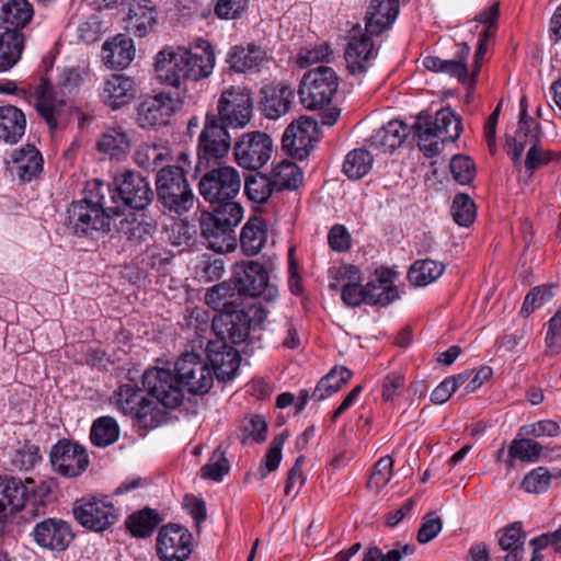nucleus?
I'll return each mask as SVG.
<instances>
[{
  "label": "nucleus",
  "mask_w": 561,
  "mask_h": 561,
  "mask_svg": "<svg viewBox=\"0 0 561 561\" xmlns=\"http://www.w3.org/2000/svg\"><path fill=\"white\" fill-rule=\"evenodd\" d=\"M230 68L240 73L259 72L267 62L264 49L254 44L233 46L227 57Z\"/></svg>",
  "instance_id": "nucleus-28"
},
{
  "label": "nucleus",
  "mask_w": 561,
  "mask_h": 561,
  "mask_svg": "<svg viewBox=\"0 0 561 561\" xmlns=\"http://www.w3.org/2000/svg\"><path fill=\"white\" fill-rule=\"evenodd\" d=\"M102 60L111 68H126L135 57L133 39L119 34L102 47Z\"/></svg>",
  "instance_id": "nucleus-32"
},
{
  "label": "nucleus",
  "mask_w": 561,
  "mask_h": 561,
  "mask_svg": "<svg viewBox=\"0 0 561 561\" xmlns=\"http://www.w3.org/2000/svg\"><path fill=\"white\" fill-rule=\"evenodd\" d=\"M128 20V28L135 36H146L157 23L156 5L150 0H137L130 5Z\"/></svg>",
  "instance_id": "nucleus-36"
},
{
  "label": "nucleus",
  "mask_w": 561,
  "mask_h": 561,
  "mask_svg": "<svg viewBox=\"0 0 561 561\" xmlns=\"http://www.w3.org/2000/svg\"><path fill=\"white\" fill-rule=\"evenodd\" d=\"M167 410L154 398L146 397L133 416L139 427L156 428L167 421Z\"/></svg>",
  "instance_id": "nucleus-47"
},
{
  "label": "nucleus",
  "mask_w": 561,
  "mask_h": 561,
  "mask_svg": "<svg viewBox=\"0 0 561 561\" xmlns=\"http://www.w3.org/2000/svg\"><path fill=\"white\" fill-rule=\"evenodd\" d=\"M524 103L525 99L520 101V117L516 135L506 142L507 153L516 165L520 164V158L525 149L538 145L540 140V126L527 114Z\"/></svg>",
  "instance_id": "nucleus-21"
},
{
  "label": "nucleus",
  "mask_w": 561,
  "mask_h": 561,
  "mask_svg": "<svg viewBox=\"0 0 561 561\" xmlns=\"http://www.w3.org/2000/svg\"><path fill=\"white\" fill-rule=\"evenodd\" d=\"M266 242V225L260 218H251L244 225L240 236L242 251L249 255H256Z\"/></svg>",
  "instance_id": "nucleus-43"
},
{
  "label": "nucleus",
  "mask_w": 561,
  "mask_h": 561,
  "mask_svg": "<svg viewBox=\"0 0 561 561\" xmlns=\"http://www.w3.org/2000/svg\"><path fill=\"white\" fill-rule=\"evenodd\" d=\"M274 190L270 176L255 174L245 179V194L254 203L266 202Z\"/></svg>",
  "instance_id": "nucleus-57"
},
{
  "label": "nucleus",
  "mask_w": 561,
  "mask_h": 561,
  "mask_svg": "<svg viewBox=\"0 0 561 561\" xmlns=\"http://www.w3.org/2000/svg\"><path fill=\"white\" fill-rule=\"evenodd\" d=\"M229 471V463L222 453H218V449L214 453L209 461L202 468V476L205 479L219 482L222 477Z\"/></svg>",
  "instance_id": "nucleus-63"
},
{
  "label": "nucleus",
  "mask_w": 561,
  "mask_h": 561,
  "mask_svg": "<svg viewBox=\"0 0 561 561\" xmlns=\"http://www.w3.org/2000/svg\"><path fill=\"white\" fill-rule=\"evenodd\" d=\"M374 159L369 151L355 149L347 153L343 163V172L351 180L364 178L371 169Z\"/></svg>",
  "instance_id": "nucleus-51"
},
{
  "label": "nucleus",
  "mask_w": 561,
  "mask_h": 561,
  "mask_svg": "<svg viewBox=\"0 0 561 561\" xmlns=\"http://www.w3.org/2000/svg\"><path fill=\"white\" fill-rule=\"evenodd\" d=\"M174 370L182 389L193 394H204L213 387V370L208 363L194 352L182 354L175 362Z\"/></svg>",
  "instance_id": "nucleus-14"
},
{
  "label": "nucleus",
  "mask_w": 561,
  "mask_h": 561,
  "mask_svg": "<svg viewBox=\"0 0 561 561\" xmlns=\"http://www.w3.org/2000/svg\"><path fill=\"white\" fill-rule=\"evenodd\" d=\"M423 119L431 125L436 137H438L442 142L455 141L460 136V118L449 107L439 110L434 119L428 115L423 116Z\"/></svg>",
  "instance_id": "nucleus-38"
},
{
  "label": "nucleus",
  "mask_w": 561,
  "mask_h": 561,
  "mask_svg": "<svg viewBox=\"0 0 561 561\" xmlns=\"http://www.w3.org/2000/svg\"><path fill=\"white\" fill-rule=\"evenodd\" d=\"M72 514L82 527L102 533L118 520L119 511L112 503L110 496L88 494L73 503Z\"/></svg>",
  "instance_id": "nucleus-9"
},
{
  "label": "nucleus",
  "mask_w": 561,
  "mask_h": 561,
  "mask_svg": "<svg viewBox=\"0 0 561 561\" xmlns=\"http://www.w3.org/2000/svg\"><path fill=\"white\" fill-rule=\"evenodd\" d=\"M158 202L169 211L182 215L194 205V194L181 168H161L157 172Z\"/></svg>",
  "instance_id": "nucleus-5"
},
{
  "label": "nucleus",
  "mask_w": 561,
  "mask_h": 561,
  "mask_svg": "<svg viewBox=\"0 0 561 561\" xmlns=\"http://www.w3.org/2000/svg\"><path fill=\"white\" fill-rule=\"evenodd\" d=\"M339 80L335 71L325 66L307 71L300 81L298 95L300 103L308 110L328 105L337 91Z\"/></svg>",
  "instance_id": "nucleus-10"
},
{
  "label": "nucleus",
  "mask_w": 561,
  "mask_h": 561,
  "mask_svg": "<svg viewBox=\"0 0 561 561\" xmlns=\"http://www.w3.org/2000/svg\"><path fill=\"white\" fill-rule=\"evenodd\" d=\"M134 160L141 169L159 171L171 160V150L162 144L145 142L136 149Z\"/></svg>",
  "instance_id": "nucleus-37"
},
{
  "label": "nucleus",
  "mask_w": 561,
  "mask_h": 561,
  "mask_svg": "<svg viewBox=\"0 0 561 561\" xmlns=\"http://www.w3.org/2000/svg\"><path fill=\"white\" fill-rule=\"evenodd\" d=\"M115 203L111 184L99 180L88 182L84 197L67 209L69 228L78 237L104 236L111 230L112 219L119 216V206Z\"/></svg>",
  "instance_id": "nucleus-1"
},
{
  "label": "nucleus",
  "mask_w": 561,
  "mask_h": 561,
  "mask_svg": "<svg viewBox=\"0 0 561 561\" xmlns=\"http://www.w3.org/2000/svg\"><path fill=\"white\" fill-rule=\"evenodd\" d=\"M272 139L262 131H251L242 135L233 148L234 160L243 169L257 170L271 158Z\"/></svg>",
  "instance_id": "nucleus-16"
},
{
  "label": "nucleus",
  "mask_w": 561,
  "mask_h": 561,
  "mask_svg": "<svg viewBox=\"0 0 561 561\" xmlns=\"http://www.w3.org/2000/svg\"><path fill=\"white\" fill-rule=\"evenodd\" d=\"M317 134V121L302 116L285 129L282 138L283 149L291 157L304 160L313 149Z\"/></svg>",
  "instance_id": "nucleus-17"
},
{
  "label": "nucleus",
  "mask_w": 561,
  "mask_h": 561,
  "mask_svg": "<svg viewBox=\"0 0 561 561\" xmlns=\"http://www.w3.org/2000/svg\"><path fill=\"white\" fill-rule=\"evenodd\" d=\"M374 44L369 36H354L350 39L344 58L346 68L352 75H362L368 69L374 58Z\"/></svg>",
  "instance_id": "nucleus-30"
},
{
  "label": "nucleus",
  "mask_w": 561,
  "mask_h": 561,
  "mask_svg": "<svg viewBox=\"0 0 561 561\" xmlns=\"http://www.w3.org/2000/svg\"><path fill=\"white\" fill-rule=\"evenodd\" d=\"M24 48V35L16 30H5L0 34V72L10 70L18 64Z\"/></svg>",
  "instance_id": "nucleus-41"
},
{
  "label": "nucleus",
  "mask_w": 561,
  "mask_h": 561,
  "mask_svg": "<svg viewBox=\"0 0 561 561\" xmlns=\"http://www.w3.org/2000/svg\"><path fill=\"white\" fill-rule=\"evenodd\" d=\"M399 13V0H371L367 10L366 32L379 35L390 27Z\"/></svg>",
  "instance_id": "nucleus-31"
},
{
  "label": "nucleus",
  "mask_w": 561,
  "mask_h": 561,
  "mask_svg": "<svg viewBox=\"0 0 561 561\" xmlns=\"http://www.w3.org/2000/svg\"><path fill=\"white\" fill-rule=\"evenodd\" d=\"M469 54L470 47L466 43L459 45L456 57L446 59L443 72L456 77L462 83L467 82L469 79V70L466 61Z\"/></svg>",
  "instance_id": "nucleus-59"
},
{
  "label": "nucleus",
  "mask_w": 561,
  "mask_h": 561,
  "mask_svg": "<svg viewBox=\"0 0 561 561\" xmlns=\"http://www.w3.org/2000/svg\"><path fill=\"white\" fill-rule=\"evenodd\" d=\"M352 378V371L346 367H334L323 378L320 379L314 388L311 399L322 401L337 392Z\"/></svg>",
  "instance_id": "nucleus-45"
},
{
  "label": "nucleus",
  "mask_w": 561,
  "mask_h": 561,
  "mask_svg": "<svg viewBox=\"0 0 561 561\" xmlns=\"http://www.w3.org/2000/svg\"><path fill=\"white\" fill-rule=\"evenodd\" d=\"M554 284H543L534 287L525 297L520 313L524 317H529L535 310L541 308L549 302L554 296Z\"/></svg>",
  "instance_id": "nucleus-55"
},
{
  "label": "nucleus",
  "mask_w": 561,
  "mask_h": 561,
  "mask_svg": "<svg viewBox=\"0 0 561 561\" xmlns=\"http://www.w3.org/2000/svg\"><path fill=\"white\" fill-rule=\"evenodd\" d=\"M142 385L148 396L165 409H176L184 400V391L176 374L169 368H148L142 375Z\"/></svg>",
  "instance_id": "nucleus-13"
},
{
  "label": "nucleus",
  "mask_w": 561,
  "mask_h": 561,
  "mask_svg": "<svg viewBox=\"0 0 561 561\" xmlns=\"http://www.w3.org/2000/svg\"><path fill=\"white\" fill-rule=\"evenodd\" d=\"M113 194L116 195L115 205L119 206L122 215L126 206L134 209H145L154 197V193L148 180L139 173L130 170L117 174L114 178Z\"/></svg>",
  "instance_id": "nucleus-12"
},
{
  "label": "nucleus",
  "mask_w": 561,
  "mask_h": 561,
  "mask_svg": "<svg viewBox=\"0 0 561 561\" xmlns=\"http://www.w3.org/2000/svg\"><path fill=\"white\" fill-rule=\"evenodd\" d=\"M157 548L163 561H185L192 553V535L176 524L163 526L158 534Z\"/></svg>",
  "instance_id": "nucleus-20"
},
{
  "label": "nucleus",
  "mask_w": 561,
  "mask_h": 561,
  "mask_svg": "<svg viewBox=\"0 0 561 561\" xmlns=\"http://www.w3.org/2000/svg\"><path fill=\"white\" fill-rule=\"evenodd\" d=\"M552 474L545 467H537L529 471L522 481L523 489L528 493L539 494L550 485Z\"/></svg>",
  "instance_id": "nucleus-61"
},
{
  "label": "nucleus",
  "mask_w": 561,
  "mask_h": 561,
  "mask_svg": "<svg viewBox=\"0 0 561 561\" xmlns=\"http://www.w3.org/2000/svg\"><path fill=\"white\" fill-rule=\"evenodd\" d=\"M34 15V9L27 0H10L1 8L0 19L5 30L25 27Z\"/></svg>",
  "instance_id": "nucleus-42"
},
{
  "label": "nucleus",
  "mask_w": 561,
  "mask_h": 561,
  "mask_svg": "<svg viewBox=\"0 0 561 561\" xmlns=\"http://www.w3.org/2000/svg\"><path fill=\"white\" fill-rule=\"evenodd\" d=\"M408 131L407 124L399 119H392L375 131L369 145L381 152H391L402 145Z\"/></svg>",
  "instance_id": "nucleus-34"
},
{
  "label": "nucleus",
  "mask_w": 561,
  "mask_h": 561,
  "mask_svg": "<svg viewBox=\"0 0 561 561\" xmlns=\"http://www.w3.org/2000/svg\"><path fill=\"white\" fill-rule=\"evenodd\" d=\"M242 218L243 208L239 203H229L214 207L213 213H203L199 228L207 248L218 253L233 251L237 245L234 228Z\"/></svg>",
  "instance_id": "nucleus-4"
},
{
  "label": "nucleus",
  "mask_w": 561,
  "mask_h": 561,
  "mask_svg": "<svg viewBox=\"0 0 561 561\" xmlns=\"http://www.w3.org/2000/svg\"><path fill=\"white\" fill-rule=\"evenodd\" d=\"M445 271V265L431 259L419 260L408 272V279L414 286H426L438 279Z\"/></svg>",
  "instance_id": "nucleus-48"
},
{
  "label": "nucleus",
  "mask_w": 561,
  "mask_h": 561,
  "mask_svg": "<svg viewBox=\"0 0 561 561\" xmlns=\"http://www.w3.org/2000/svg\"><path fill=\"white\" fill-rule=\"evenodd\" d=\"M271 181L275 191L296 190L302 182V172L291 161H282L271 172Z\"/></svg>",
  "instance_id": "nucleus-46"
},
{
  "label": "nucleus",
  "mask_w": 561,
  "mask_h": 561,
  "mask_svg": "<svg viewBox=\"0 0 561 561\" xmlns=\"http://www.w3.org/2000/svg\"><path fill=\"white\" fill-rule=\"evenodd\" d=\"M449 167L453 178L459 184H469L476 176L474 163L469 157L461 154L455 156L451 159Z\"/></svg>",
  "instance_id": "nucleus-62"
},
{
  "label": "nucleus",
  "mask_w": 561,
  "mask_h": 561,
  "mask_svg": "<svg viewBox=\"0 0 561 561\" xmlns=\"http://www.w3.org/2000/svg\"><path fill=\"white\" fill-rule=\"evenodd\" d=\"M49 457L54 469L68 478L80 476L89 465L85 448L68 440H59L54 445Z\"/></svg>",
  "instance_id": "nucleus-18"
},
{
  "label": "nucleus",
  "mask_w": 561,
  "mask_h": 561,
  "mask_svg": "<svg viewBox=\"0 0 561 561\" xmlns=\"http://www.w3.org/2000/svg\"><path fill=\"white\" fill-rule=\"evenodd\" d=\"M417 135V145L420 149L427 157H433L440 151L442 142L436 134L433 131L431 125L423 119V116H419L414 125Z\"/></svg>",
  "instance_id": "nucleus-56"
},
{
  "label": "nucleus",
  "mask_w": 561,
  "mask_h": 561,
  "mask_svg": "<svg viewBox=\"0 0 561 561\" xmlns=\"http://www.w3.org/2000/svg\"><path fill=\"white\" fill-rule=\"evenodd\" d=\"M30 483H34V481L27 479L26 483H23L21 479L13 477L0 480L1 517L10 518L25 506L30 494V489L27 486Z\"/></svg>",
  "instance_id": "nucleus-23"
},
{
  "label": "nucleus",
  "mask_w": 561,
  "mask_h": 561,
  "mask_svg": "<svg viewBox=\"0 0 561 561\" xmlns=\"http://www.w3.org/2000/svg\"><path fill=\"white\" fill-rule=\"evenodd\" d=\"M26 118L24 113L13 106L0 107V138L7 142H18L25 133Z\"/></svg>",
  "instance_id": "nucleus-39"
},
{
  "label": "nucleus",
  "mask_w": 561,
  "mask_h": 561,
  "mask_svg": "<svg viewBox=\"0 0 561 561\" xmlns=\"http://www.w3.org/2000/svg\"><path fill=\"white\" fill-rule=\"evenodd\" d=\"M130 137L122 127L115 126L106 128L100 136L96 147L111 158L121 159L130 149Z\"/></svg>",
  "instance_id": "nucleus-40"
},
{
  "label": "nucleus",
  "mask_w": 561,
  "mask_h": 561,
  "mask_svg": "<svg viewBox=\"0 0 561 561\" xmlns=\"http://www.w3.org/2000/svg\"><path fill=\"white\" fill-rule=\"evenodd\" d=\"M199 48L202 49L199 53L181 48V57L184 61L182 75L185 76L186 82L205 79L214 70L215 55L210 44L204 41Z\"/></svg>",
  "instance_id": "nucleus-24"
},
{
  "label": "nucleus",
  "mask_w": 561,
  "mask_h": 561,
  "mask_svg": "<svg viewBox=\"0 0 561 561\" xmlns=\"http://www.w3.org/2000/svg\"><path fill=\"white\" fill-rule=\"evenodd\" d=\"M145 399L144 391L133 383H124L115 392V404L125 415L133 416Z\"/></svg>",
  "instance_id": "nucleus-52"
},
{
  "label": "nucleus",
  "mask_w": 561,
  "mask_h": 561,
  "mask_svg": "<svg viewBox=\"0 0 561 561\" xmlns=\"http://www.w3.org/2000/svg\"><path fill=\"white\" fill-rule=\"evenodd\" d=\"M295 92L285 84L267 85L261 90L259 102L263 115L270 119H278L287 114L294 103Z\"/></svg>",
  "instance_id": "nucleus-22"
},
{
  "label": "nucleus",
  "mask_w": 561,
  "mask_h": 561,
  "mask_svg": "<svg viewBox=\"0 0 561 561\" xmlns=\"http://www.w3.org/2000/svg\"><path fill=\"white\" fill-rule=\"evenodd\" d=\"M231 283L240 297H262L266 301H274L278 297L277 285L271 279L265 266L256 261L237 263Z\"/></svg>",
  "instance_id": "nucleus-7"
},
{
  "label": "nucleus",
  "mask_w": 561,
  "mask_h": 561,
  "mask_svg": "<svg viewBox=\"0 0 561 561\" xmlns=\"http://www.w3.org/2000/svg\"><path fill=\"white\" fill-rule=\"evenodd\" d=\"M119 437L117 422L111 416H102L94 421L90 438L98 447H106L114 444Z\"/></svg>",
  "instance_id": "nucleus-50"
},
{
  "label": "nucleus",
  "mask_w": 561,
  "mask_h": 561,
  "mask_svg": "<svg viewBox=\"0 0 561 561\" xmlns=\"http://www.w3.org/2000/svg\"><path fill=\"white\" fill-rule=\"evenodd\" d=\"M252 322L253 317L243 311H226L214 317L211 329L217 339L209 341L206 346L213 377L216 376L224 381L234 377L240 366V355L237 350L227 344V340L232 344L245 342Z\"/></svg>",
  "instance_id": "nucleus-2"
},
{
  "label": "nucleus",
  "mask_w": 561,
  "mask_h": 561,
  "mask_svg": "<svg viewBox=\"0 0 561 561\" xmlns=\"http://www.w3.org/2000/svg\"><path fill=\"white\" fill-rule=\"evenodd\" d=\"M451 214L454 220L462 227L471 225L476 218L473 201L467 194H457L454 197Z\"/></svg>",
  "instance_id": "nucleus-58"
},
{
  "label": "nucleus",
  "mask_w": 561,
  "mask_h": 561,
  "mask_svg": "<svg viewBox=\"0 0 561 561\" xmlns=\"http://www.w3.org/2000/svg\"><path fill=\"white\" fill-rule=\"evenodd\" d=\"M525 537L520 522H514L503 529L499 545L502 550L506 551L504 561H520L523 559Z\"/></svg>",
  "instance_id": "nucleus-44"
},
{
  "label": "nucleus",
  "mask_w": 561,
  "mask_h": 561,
  "mask_svg": "<svg viewBox=\"0 0 561 561\" xmlns=\"http://www.w3.org/2000/svg\"><path fill=\"white\" fill-rule=\"evenodd\" d=\"M393 459L390 456L381 457L375 465L374 471L367 482L368 489L379 492L392 478Z\"/></svg>",
  "instance_id": "nucleus-60"
},
{
  "label": "nucleus",
  "mask_w": 561,
  "mask_h": 561,
  "mask_svg": "<svg viewBox=\"0 0 561 561\" xmlns=\"http://www.w3.org/2000/svg\"><path fill=\"white\" fill-rule=\"evenodd\" d=\"M160 523L159 515L150 508H144L128 516L126 526L134 537L147 538Z\"/></svg>",
  "instance_id": "nucleus-49"
},
{
  "label": "nucleus",
  "mask_w": 561,
  "mask_h": 561,
  "mask_svg": "<svg viewBox=\"0 0 561 561\" xmlns=\"http://www.w3.org/2000/svg\"><path fill=\"white\" fill-rule=\"evenodd\" d=\"M231 138L227 127L214 114H207L198 137L196 170L219 165L228 156Z\"/></svg>",
  "instance_id": "nucleus-6"
},
{
  "label": "nucleus",
  "mask_w": 561,
  "mask_h": 561,
  "mask_svg": "<svg viewBox=\"0 0 561 561\" xmlns=\"http://www.w3.org/2000/svg\"><path fill=\"white\" fill-rule=\"evenodd\" d=\"M10 169L21 181L30 182L43 171L42 154L33 145L14 149Z\"/></svg>",
  "instance_id": "nucleus-29"
},
{
  "label": "nucleus",
  "mask_w": 561,
  "mask_h": 561,
  "mask_svg": "<svg viewBox=\"0 0 561 561\" xmlns=\"http://www.w3.org/2000/svg\"><path fill=\"white\" fill-rule=\"evenodd\" d=\"M136 93V84L131 78L113 75L104 81L101 100L112 110H118L134 100Z\"/></svg>",
  "instance_id": "nucleus-27"
},
{
  "label": "nucleus",
  "mask_w": 561,
  "mask_h": 561,
  "mask_svg": "<svg viewBox=\"0 0 561 561\" xmlns=\"http://www.w3.org/2000/svg\"><path fill=\"white\" fill-rule=\"evenodd\" d=\"M252 110L251 90L241 85H231L221 93L216 116L226 127L243 128L252 118Z\"/></svg>",
  "instance_id": "nucleus-11"
},
{
  "label": "nucleus",
  "mask_w": 561,
  "mask_h": 561,
  "mask_svg": "<svg viewBox=\"0 0 561 561\" xmlns=\"http://www.w3.org/2000/svg\"><path fill=\"white\" fill-rule=\"evenodd\" d=\"M199 194L214 207L237 203L241 188V176L231 165H218L205 173L198 184Z\"/></svg>",
  "instance_id": "nucleus-8"
},
{
  "label": "nucleus",
  "mask_w": 561,
  "mask_h": 561,
  "mask_svg": "<svg viewBox=\"0 0 561 561\" xmlns=\"http://www.w3.org/2000/svg\"><path fill=\"white\" fill-rule=\"evenodd\" d=\"M542 453V446L529 438H515L508 448V468L513 467V461L518 459L525 462L536 461Z\"/></svg>",
  "instance_id": "nucleus-53"
},
{
  "label": "nucleus",
  "mask_w": 561,
  "mask_h": 561,
  "mask_svg": "<svg viewBox=\"0 0 561 561\" xmlns=\"http://www.w3.org/2000/svg\"><path fill=\"white\" fill-rule=\"evenodd\" d=\"M181 104L180 98H173L165 92L148 96L137 107L138 125L144 129L167 126Z\"/></svg>",
  "instance_id": "nucleus-15"
},
{
  "label": "nucleus",
  "mask_w": 561,
  "mask_h": 561,
  "mask_svg": "<svg viewBox=\"0 0 561 561\" xmlns=\"http://www.w3.org/2000/svg\"><path fill=\"white\" fill-rule=\"evenodd\" d=\"M91 80V69L84 64L64 68L59 73L58 90L46 78L41 79L33 94L34 106L51 131L60 126L66 115V98L78 94Z\"/></svg>",
  "instance_id": "nucleus-3"
},
{
  "label": "nucleus",
  "mask_w": 561,
  "mask_h": 561,
  "mask_svg": "<svg viewBox=\"0 0 561 561\" xmlns=\"http://www.w3.org/2000/svg\"><path fill=\"white\" fill-rule=\"evenodd\" d=\"M38 447L32 445H25L14 451L12 456V466L19 470H30L39 460Z\"/></svg>",
  "instance_id": "nucleus-64"
},
{
  "label": "nucleus",
  "mask_w": 561,
  "mask_h": 561,
  "mask_svg": "<svg viewBox=\"0 0 561 561\" xmlns=\"http://www.w3.org/2000/svg\"><path fill=\"white\" fill-rule=\"evenodd\" d=\"M368 305L388 306L398 298V289L393 284L392 273L388 268L376 271L375 279L366 284Z\"/></svg>",
  "instance_id": "nucleus-33"
},
{
  "label": "nucleus",
  "mask_w": 561,
  "mask_h": 561,
  "mask_svg": "<svg viewBox=\"0 0 561 561\" xmlns=\"http://www.w3.org/2000/svg\"><path fill=\"white\" fill-rule=\"evenodd\" d=\"M240 299L237 288L232 285L231 279L229 282H222L209 288L205 295V302L213 309H221V312L226 311H243V309H230V307L237 305ZM248 313L256 314L259 309L250 308ZM251 317V314H249Z\"/></svg>",
  "instance_id": "nucleus-35"
},
{
  "label": "nucleus",
  "mask_w": 561,
  "mask_h": 561,
  "mask_svg": "<svg viewBox=\"0 0 561 561\" xmlns=\"http://www.w3.org/2000/svg\"><path fill=\"white\" fill-rule=\"evenodd\" d=\"M288 436V432L284 431L272 439L259 469L260 480L265 479L268 472H273L278 468L283 458L282 449Z\"/></svg>",
  "instance_id": "nucleus-54"
},
{
  "label": "nucleus",
  "mask_w": 561,
  "mask_h": 561,
  "mask_svg": "<svg viewBox=\"0 0 561 561\" xmlns=\"http://www.w3.org/2000/svg\"><path fill=\"white\" fill-rule=\"evenodd\" d=\"M181 48H164L156 56L157 79L164 84L181 89L185 83V76L182 75L184 67L182 65Z\"/></svg>",
  "instance_id": "nucleus-25"
},
{
  "label": "nucleus",
  "mask_w": 561,
  "mask_h": 561,
  "mask_svg": "<svg viewBox=\"0 0 561 561\" xmlns=\"http://www.w3.org/2000/svg\"><path fill=\"white\" fill-rule=\"evenodd\" d=\"M31 536L41 548L56 552L65 551L75 538L68 522L51 517L37 523Z\"/></svg>",
  "instance_id": "nucleus-19"
},
{
  "label": "nucleus",
  "mask_w": 561,
  "mask_h": 561,
  "mask_svg": "<svg viewBox=\"0 0 561 561\" xmlns=\"http://www.w3.org/2000/svg\"><path fill=\"white\" fill-rule=\"evenodd\" d=\"M337 277L330 284L332 289L342 286V300L348 307H358L362 304L368 305L366 286L359 284V270L354 265L342 266L337 271Z\"/></svg>",
  "instance_id": "nucleus-26"
}]
</instances>
